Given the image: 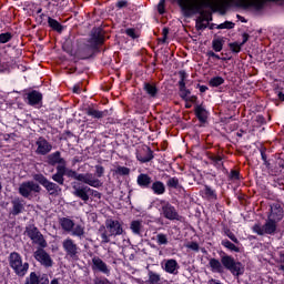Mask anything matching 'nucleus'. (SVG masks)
<instances>
[{
  "label": "nucleus",
  "instance_id": "09e8293b",
  "mask_svg": "<svg viewBox=\"0 0 284 284\" xmlns=\"http://www.w3.org/2000/svg\"><path fill=\"white\" fill-rule=\"evenodd\" d=\"M229 48L233 54H239V52H241L243 45L239 42H230Z\"/></svg>",
  "mask_w": 284,
  "mask_h": 284
},
{
  "label": "nucleus",
  "instance_id": "cd10ccee",
  "mask_svg": "<svg viewBox=\"0 0 284 284\" xmlns=\"http://www.w3.org/2000/svg\"><path fill=\"white\" fill-rule=\"evenodd\" d=\"M150 190L153 194H155V196H163V194L166 192L165 183L160 180H155L152 182Z\"/></svg>",
  "mask_w": 284,
  "mask_h": 284
},
{
  "label": "nucleus",
  "instance_id": "de8ad7c7",
  "mask_svg": "<svg viewBox=\"0 0 284 284\" xmlns=\"http://www.w3.org/2000/svg\"><path fill=\"white\" fill-rule=\"evenodd\" d=\"M234 26H236L232 21H224L223 23L217 24L215 28L216 30H233Z\"/></svg>",
  "mask_w": 284,
  "mask_h": 284
},
{
  "label": "nucleus",
  "instance_id": "338daca9",
  "mask_svg": "<svg viewBox=\"0 0 284 284\" xmlns=\"http://www.w3.org/2000/svg\"><path fill=\"white\" fill-rule=\"evenodd\" d=\"M242 39L243 41L240 44L243 47L247 41H250V33L244 32L242 34Z\"/></svg>",
  "mask_w": 284,
  "mask_h": 284
},
{
  "label": "nucleus",
  "instance_id": "4468645a",
  "mask_svg": "<svg viewBox=\"0 0 284 284\" xmlns=\"http://www.w3.org/2000/svg\"><path fill=\"white\" fill-rule=\"evenodd\" d=\"M72 194L77 199H81L84 203L90 201V186L81 184L79 182H72Z\"/></svg>",
  "mask_w": 284,
  "mask_h": 284
},
{
  "label": "nucleus",
  "instance_id": "052dcab7",
  "mask_svg": "<svg viewBox=\"0 0 284 284\" xmlns=\"http://www.w3.org/2000/svg\"><path fill=\"white\" fill-rule=\"evenodd\" d=\"M158 12L159 14L165 13V0H160V2L158 3Z\"/></svg>",
  "mask_w": 284,
  "mask_h": 284
},
{
  "label": "nucleus",
  "instance_id": "72a5a7b5",
  "mask_svg": "<svg viewBox=\"0 0 284 284\" xmlns=\"http://www.w3.org/2000/svg\"><path fill=\"white\" fill-rule=\"evenodd\" d=\"M87 116H91V119H103L108 114V111H99L92 106L85 109Z\"/></svg>",
  "mask_w": 284,
  "mask_h": 284
},
{
  "label": "nucleus",
  "instance_id": "8fccbe9b",
  "mask_svg": "<svg viewBox=\"0 0 284 284\" xmlns=\"http://www.w3.org/2000/svg\"><path fill=\"white\" fill-rule=\"evenodd\" d=\"M156 243L158 245H168V243H170V241L168 240V235L164 233H159L156 235Z\"/></svg>",
  "mask_w": 284,
  "mask_h": 284
},
{
  "label": "nucleus",
  "instance_id": "6e6552de",
  "mask_svg": "<svg viewBox=\"0 0 284 284\" xmlns=\"http://www.w3.org/2000/svg\"><path fill=\"white\" fill-rule=\"evenodd\" d=\"M161 210L160 214L163 216V219H166L168 221H182L183 216L179 214V210H176V206L172 205V203L161 200Z\"/></svg>",
  "mask_w": 284,
  "mask_h": 284
},
{
  "label": "nucleus",
  "instance_id": "a19ab883",
  "mask_svg": "<svg viewBox=\"0 0 284 284\" xmlns=\"http://www.w3.org/2000/svg\"><path fill=\"white\" fill-rule=\"evenodd\" d=\"M178 88H179V97L180 99H182V101H185L192 94V90L187 89L186 84L178 85Z\"/></svg>",
  "mask_w": 284,
  "mask_h": 284
},
{
  "label": "nucleus",
  "instance_id": "c9c22d12",
  "mask_svg": "<svg viewBox=\"0 0 284 284\" xmlns=\"http://www.w3.org/2000/svg\"><path fill=\"white\" fill-rule=\"evenodd\" d=\"M222 247H225L229 250V252H235L236 254L241 253V247L239 246L240 244L232 243L230 240L224 239L221 242Z\"/></svg>",
  "mask_w": 284,
  "mask_h": 284
},
{
  "label": "nucleus",
  "instance_id": "aec40b11",
  "mask_svg": "<svg viewBox=\"0 0 284 284\" xmlns=\"http://www.w3.org/2000/svg\"><path fill=\"white\" fill-rule=\"evenodd\" d=\"M161 267L162 270H164V272H166V274H173L176 275L179 274V270H180V265L179 262L174 258H170V260H164V263H161Z\"/></svg>",
  "mask_w": 284,
  "mask_h": 284
},
{
  "label": "nucleus",
  "instance_id": "49530a36",
  "mask_svg": "<svg viewBox=\"0 0 284 284\" xmlns=\"http://www.w3.org/2000/svg\"><path fill=\"white\" fill-rule=\"evenodd\" d=\"M224 234L227 236V239H230V241H232V243H235V245H241V241H239V237H236V234H234L232 230L225 229Z\"/></svg>",
  "mask_w": 284,
  "mask_h": 284
},
{
  "label": "nucleus",
  "instance_id": "5fc2aeb1",
  "mask_svg": "<svg viewBox=\"0 0 284 284\" xmlns=\"http://www.w3.org/2000/svg\"><path fill=\"white\" fill-rule=\"evenodd\" d=\"M12 41V34L10 32L0 33V43H9Z\"/></svg>",
  "mask_w": 284,
  "mask_h": 284
},
{
  "label": "nucleus",
  "instance_id": "a878e982",
  "mask_svg": "<svg viewBox=\"0 0 284 284\" xmlns=\"http://www.w3.org/2000/svg\"><path fill=\"white\" fill-rule=\"evenodd\" d=\"M206 159L210 161V165H213L215 170H219V168H223V155L214 154L210 151L205 153Z\"/></svg>",
  "mask_w": 284,
  "mask_h": 284
},
{
  "label": "nucleus",
  "instance_id": "bb28decb",
  "mask_svg": "<svg viewBox=\"0 0 284 284\" xmlns=\"http://www.w3.org/2000/svg\"><path fill=\"white\" fill-rule=\"evenodd\" d=\"M283 216H284V211L281 207V204L275 203L271 206V213L268 215V219H272L273 221H277V223L280 221H283Z\"/></svg>",
  "mask_w": 284,
  "mask_h": 284
},
{
  "label": "nucleus",
  "instance_id": "603ef678",
  "mask_svg": "<svg viewBox=\"0 0 284 284\" xmlns=\"http://www.w3.org/2000/svg\"><path fill=\"white\" fill-rule=\"evenodd\" d=\"M229 181H241V172L232 169L229 174Z\"/></svg>",
  "mask_w": 284,
  "mask_h": 284
},
{
  "label": "nucleus",
  "instance_id": "774afa93",
  "mask_svg": "<svg viewBox=\"0 0 284 284\" xmlns=\"http://www.w3.org/2000/svg\"><path fill=\"white\" fill-rule=\"evenodd\" d=\"M207 284H223V283H221V282H220L219 280H216V278H211V280H209Z\"/></svg>",
  "mask_w": 284,
  "mask_h": 284
},
{
  "label": "nucleus",
  "instance_id": "4d7b16f0",
  "mask_svg": "<svg viewBox=\"0 0 284 284\" xmlns=\"http://www.w3.org/2000/svg\"><path fill=\"white\" fill-rule=\"evenodd\" d=\"M186 247H187V250H192V252H200V250H201V246L199 245V243L194 242V241L187 243Z\"/></svg>",
  "mask_w": 284,
  "mask_h": 284
},
{
  "label": "nucleus",
  "instance_id": "f03ea898",
  "mask_svg": "<svg viewBox=\"0 0 284 284\" xmlns=\"http://www.w3.org/2000/svg\"><path fill=\"white\" fill-rule=\"evenodd\" d=\"M176 3L185 19L200 14V19L210 23L213 20L212 12L205 11L207 8H212V0H173Z\"/></svg>",
  "mask_w": 284,
  "mask_h": 284
},
{
  "label": "nucleus",
  "instance_id": "412c9836",
  "mask_svg": "<svg viewBox=\"0 0 284 284\" xmlns=\"http://www.w3.org/2000/svg\"><path fill=\"white\" fill-rule=\"evenodd\" d=\"M92 270L101 272V274H105V276H110V266L99 256L92 258Z\"/></svg>",
  "mask_w": 284,
  "mask_h": 284
},
{
  "label": "nucleus",
  "instance_id": "bf43d9fd",
  "mask_svg": "<svg viewBox=\"0 0 284 284\" xmlns=\"http://www.w3.org/2000/svg\"><path fill=\"white\" fill-rule=\"evenodd\" d=\"M103 174H105V168H103V165H95V176L98 179H101L103 176Z\"/></svg>",
  "mask_w": 284,
  "mask_h": 284
},
{
  "label": "nucleus",
  "instance_id": "7c9ffc66",
  "mask_svg": "<svg viewBox=\"0 0 284 284\" xmlns=\"http://www.w3.org/2000/svg\"><path fill=\"white\" fill-rule=\"evenodd\" d=\"M130 230L134 236H143V221L133 220L130 223Z\"/></svg>",
  "mask_w": 284,
  "mask_h": 284
},
{
  "label": "nucleus",
  "instance_id": "6ab92c4d",
  "mask_svg": "<svg viewBox=\"0 0 284 284\" xmlns=\"http://www.w3.org/2000/svg\"><path fill=\"white\" fill-rule=\"evenodd\" d=\"M36 145L38 146L36 152L41 156H45V154H50V152H52V144H50L45 138H39Z\"/></svg>",
  "mask_w": 284,
  "mask_h": 284
},
{
  "label": "nucleus",
  "instance_id": "58836bf2",
  "mask_svg": "<svg viewBox=\"0 0 284 284\" xmlns=\"http://www.w3.org/2000/svg\"><path fill=\"white\" fill-rule=\"evenodd\" d=\"M166 187H169V190H181V187H183L181 185V183L179 182V178L176 176H169L168 181H166Z\"/></svg>",
  "mask_w": 284,
  "mask_h": 284
},
{
  "label": "nucleus",
  "instance_id": "9d476101",
  "mask_svg": "<svg viewBox=\"0 0 284 284\" xmlns=\"http://www.w3.org/2000/svg\"><path fill=\"white\" fill-rule=\"evenodd\" d=\"M87 43L91 44L93 50L101 52V45L105 43V31L101 27L93 28Z\"/></svg>",
  "mask_w": 284,
  "mask_h": 284
},
{
  "label": "nucleus",
  "instance_id": "4be33fe9",
  "mask_svg": "<svg viewBox=\"0 0 284 284\" xmlns=\"http://www.w3.org/2000/svg\"><path fill=\"white\" fill-rule=\"evenodd\" d=\"M24 284H50V278H48L47 274L39 276L37 272H31L30 275L26 277Z\"/></svg>",
  "mask_w": 284,
  "mask_h": 284
},
{
  "label": "nucleus",
  "instance_id": "423d86ee",
  "mask_svg": "<svg viewBox=\"0 0 284 284\" xmlns=\"http://www.w3.org/2000/svg\"><path fill=\"white\" fill-rule=\"evenodd\" d=\"M33 181H36L38 185H42L49 196H59V194H61V184L50 181L43 173L33 174Z\"/></svg>",
  "mask_w": 284,
  "mask_h": 284
},
{
  "label": "nucleus",
  "instance_id": "864d4df0",
  "mask_svg": "<svg viewBox=\"0 0 284 284\" xmlns=\"http://www.w3.org/2000/svg\"><path fill=\"white\" fill-rule=\"evenodd\" d=\"M207 27H209V23H204V21L202 19L197 18L195 20V29L197 31L206 30Z\"/></svg>",
  "mask_w": 284,
  "mask_h": 284
},
{
  "label": "nucleus",
  "instance_id": "f257e3e1",
  "mask_svg": "<svg viewBox=\"0 0 284 284\" xmlns=\"http://www.w3.org/2000/svg\"><path fill=\"white\" fill-rule=\"evenodd\" d=\"M55 173L52 174L51 179L58 185H65V176L68 179H74L75 181H80L81 183H85V185H90V187H103V182L101 180L94 178L92 173H79L72 169H68V165H57Z\"/></svg>",
  "mask_w": 284,
  "mask_h": 284
},
{
  "label": "nucleus",
  "instance_id": "a211bd4d",
  "mask_svg": "<svg viewBox=\"0 0 284 284\" xmlns=\"http://www.w3.org/2000/svg\"><path fill=\"white\" fill-rule=\"evenodd\" d=\"M135 156L140 163H150L154 159V151L150 146L144 145L136 151Z\"/></svg>",
  "mask_w": 284,
  "mask_h": 284
},
{
  "label": "nucleus",
  "instance_id": "ddd939ff",
  "mask_svg": "<svg viewBox=\"0 0 284 284\" xmlns=\"http://www.w3.org/2000/svg\"><path fill=\"white\" fill-rule=\"evenodd\" d=\"M95 54H99V51H95L92 48V44L79 43L78 49L75 50V57L80 58L82 61L94 58Z\"/></svg>",
  "mask_w": 284,
  "mask_h": 284
},
{
  "label": "nucleus",
  "instance_id": "69168bd1",
  "mask_svg": "<svg viewBox=\"0 0 284 284\" xmlns=\"http://www.w3.org/2000/svg\"><path fill=\"white\" fill-rule=\"evenodd\" d=\"M89 194L90 196H93V199H101V192L93 190L91 187H90Z\"/></svg>",
  "mask_w": 284,
  "mask_h": 284
},
{
  "label": "nucleus",
  "instance_id": "0e129e2a",
  "mask_svg": "<svg viewBox=\"0 0 284 284\" xmlns=\"http://www.w3.org/2000/svg\"><path fill=\"white\" fill-rule=\"evenodd\" d=\"M255 121L256 123H258V125H265L267 123L265 116H263L262 114L256 115Z\"/></svg>",
  "mask_w": 284,
  "mask_h": 284
},
{
  "label": "nucleus",
  "instance_id": "2f4dec72",
  "mask_svg": "<svg viewBox=\"0 0 284 284\" xmlns=\"http://www.w3.org/2000/svg\"><path fill=\"white\" fill-rule=\"evenodd\" d=\"M276 223H278L275 220H272V217H267L264 226V234H270L271 236L276 234V230H277V225Z\"/></svg>",
  "mask_w": 284,
  "mask_h": 284
},
{
  "label": "nucleus",
  "instance_id": "7ed1b4c3",
  "mask_svg": "<svg viewBox=\"0 0 284 284\" xmlns=\"http://www.w3.org/2000/svg\"><path fill=\"white\" fill-rule=\"evenodd\" d=\"M209 265L212 272H217L219 274L223 272V267L231 272L233 276H243V274H245V266L243 263L236 261L232 255H224L221 257V261L212 257L209 261Z\"/></svg>",
  "mask_w": 284,
  "mask_h": 284
},
{
  "label": "nucleus",
  "instance_id": "79ce46f5",
  "mask_svg": "<svg viewBox=\"0 0 284 284\" xmlns=\"http://www.w3.org/2000/svg\"><path fill=\"white\" fill-rule=\"evenodd\" d=\"M223 45H225V40H223V38H215L212 40V49L214 52H221L223 50Z\"/></svg>",
  "mask_w": 284,
  "mask_h": 284
},
{
  "label": "nucleus",
  "instance_id": "c756f323",
  "mask_svg": "<svg viewBox=\"0 0 284 284\" xmlns=\"http://www.w3.org/2000/svg\"><path fill=\"white\" fill-rule=\"evenodd\" d=\"M11 203H12V209L10 211L11 216H19V214H23L26 206L23 205V202H21V200L16 199V200H12Z\"/></svg>",
  "mask_w": 284,
  "mask_h": 284
},
{
  "label": "nucleus",
  "instance_id": "9b49d317",
  "mask_svg": "<svg viewBox=\"0 0 284 284\" xmlns=\"http://www.w3.org/2000/svg\"><path fill=\"white\" fill-rule=\"evenodd\" d=\"M62 250L65 252V258H69L70 261H79L81 248L74 243V240L70 237L63 240Z\"/></svg>",
  "mask_w": 284,
  "mask_h": 284
},
{
  "label": "nucleus",
  "instance_id": "e2e57ef3",
  "mask_svg": "<svg viewBox=\"0 0 284 284\" xmlns=\"http://www.w3.org/2000/svg\"><path fill=\"white\" fill-rule=\"evenodd\" d=\"M115 8H118L119 10L128 8V0H118V2L115 3Z\"/></svg>",
  "mask_w": 284,
  "mask_h": 284
},
{
  "label": "nucleus",
  "instance_id": "f8f14e48",
  "mask_svg": "<svg viewBox=\"0 0 284 284\" xmlns=\"http://www.w3.org/2000/svg\"><path fill=\"white\" fill-rule=\"evenodd\" d=\"M18 192L20 196H23V199H30L32 192L36 194L41 193V185H39V182L26 181L20 184Z\"/></svg>",
  "mask_w": 284,
  "mask_h": 284
},
{
  "label": "nucleus",
  "instance_id": "3c124183",
  "mask_svg": "<svg viewBox=\"0 0 284 284\" xmlns=\"http://www.w3.org/2000/svg\"><path fill=\"white\" fill-rule=\"evenodd\" d=\"M179 77L180 80L178 82V85H186V81H187V72L185 70H181L179 71Z\"/></svg>",
  "mask_w": 284,
  "mask_h": 284
},
{
  "label": "nucleus",
  "instance_id": "37998d69",
  "mask_svg": "<svg viewBox=\"0 0 284 284\" xmlns=\"http://www.w3.org/2000/svg\"><path fill=\"white\" fill-rule=\"evenodd\" d=\"M71 232L72 236H78V239H83L85 235V229L81 224L73 226Z\"/></svg>",
  "mask_w": 284,
  "mask_h": 284
},
{
  "label": "nucleus",
  "instance_id": "4c0bfd02",
  "mask_svg": "<svg viewBox=\"0 0 284 284\" xmlns=\"http://www.w3.org/2000/svg\"><path fill=\"white\" fill-rule=\"evenodd\" d=\"M149 280L146 283L149 284H162L163 278H161V274L154 272V271H149L148 272Z\"/></svg>",
  "mask_w": 284,
  "mask_h": 284
},
{
  "label": "nucleus",
  "instance_id": "e433bc0d",
  "mask_svg": "<svg viewBox=\"0 0 284 284\" xmlns=\"http://www.w3.org/2000/svg\"><path fill=\"white\" fill-rule=\"evenodd\" d=\"M59 223L64 232H72L74 230V221L69 217L60 219Z\"/></svg>",
  "mask_w": 284,
  "mask_h": 284
},
{
  "label": "nucleus",
  "instance_id": "393cba45",
  "mask_svg": "<svg viewBox=\"0 0 284 284\" xmlns=\"http://www.w3.org/2000/svg\"><path fill=\"white\" fill-rule=\"evenodd\" d=\"M152 176H150L148 173H141L138 175L136 184L142 190H150L152 187Z\"/></svg>",
  "mask_w": 284,
  "mask_h": 284
},
{
  "label": "nucleus",
  "instance_id": "a18cd8bd",
  "mask_svg": "<svg viewBox=\"0 0 284 284\" xmlns=\"http://www.w3.org/2000/svg\"><path fill=\"white\" fill-rule=\"evenodd\" d=\"M114 174H115L116 176H130V168L119 165V166L114 170Z\"/></svg>",
  "mask_w": 284,
  "mask_h": 284
},
{
  "label": "nucleus",
  "instance_id": "0eeeda50",
  "mask_svg": "<svg viewBox=\"0 0 284 284\" xmlns=\"http://www.w3.org/2000/svg\"><path fill=\"white\" fill-rule=\"evenodd\" d=\"M284 0H237L235 2L236 8L242 10H254L255 12H263L267 3H276Z\"/></svg>",
  "mask_w": 284,
  "mask_h": 284
},
{
  "label": "nucleus",
  "instance_id": "f704fd0d",
  "mask_svg": "<svg viewBox=\"0 0 284 284\" xmlns=\"http://www.w3.org/2000/svg\"><path fill=\"white\" fill-rule=\"evenodd\" d=\"M48 26L53 30V32H58V34L63 32V24L50 16L48 17Z\"/></svg>",
  "mask_w": 284,
  "mask_h": 284
},
{
  "label": "nucleus",
  "instance_id": "1a4fd4ad",
  "mask_svg": "<svg viewBox=\"0 0 284 284\" xmlns=\"http://www.w3.org/2000/svg\"><path fill=\"white\" fill-rule=\"evenodd\" d=\"M24 234L32 241L33 245H39L42 248L48 247V241H45L43 233L34 224L28 225Z\"/></svg>",
  "mask_w": 284,
  "mask_h": 284
},
{
  "label": "nucleus",
  "instance_id": "13d9d810",
  "mask_svg": "<svg viewBox=\"0 0 284 284\" xmlns=\"http://www.w3.org/2000/svg\"><path fill=\"white\" fill-rule=\"evenodd\" d=\"M253 232H254L255 234H258V236H263V235L265 234V229H264V226H262V225H260V224H255V225L253 226Z\"/></svg>",
  "mask_w": 284,
  "mask_h": 284
},
{
  "label": "nucleus",
  "instance_id": "ea45409f",
  "mask_svg": "<svg viewBox=\"0 0 284 284\" xmlns=\"http://www.w3.org/2000/svg\"><path fill=\"white\" fill-rule=\"evenodd\" d=\"M203 194L206 199H212L213 201H216V199H219V195L216 194V190L212 189V186L207 184L204 185Z\"/></svg>",
  "mask_w": 284,
  "mask_h": 284
},
{
  "label": "nucleus",
  "instance_id": "f3484780",
  "mask_svg": "<svg viewBox=\"0 0 284 284\" xmlns=\"http://www.w3.org/2000/svg\"><path fill=\"white\" fill-rule=\"evenodd\" d=\"M258 150L266 170H274V154H272V151L265 146H261Z\"/></svg>",
  "mask_w": 284,
  "mask_h": 284
},
{
  "label": "nucleus",
  "instance_id": "2eb2a0df",
  "mask_svg": "<svg viewBox=\"0 0 284 284\" xmlns=\"http://www.w3.org/2000/svg\"><path fill=\"white\" fill-rule=\"evenodd\" d=\"M33 256L38 263L43 265V267H52L54 265V262L52 261V257L50 254L45 251L43 247H39L34 253Z\"/></svg>",
  "mask_w": 284,
  "mask_h": 284
},
{
  "label": "nucleus",
  "instance_id": "6e6d98bb",
  "mask_svg": "<svg viewBox=\"0 0 284 284\" xmlns=\"http://www.w3.org/2000/svg\"><path fill=\"white\" fill-rule=\"evenodd\" d=\"M125 36L130 37L131 39H139V34H136V29L134 28L125 29Z\"/></svg>",
  "mask_w": 284,
  "mask_h": 284
},
{
  "label": "nucleus",
  "instance_id": "680f3d73",
  "mask_svg": "<svg viewBox=\"0 0 284 284\" xmlns=\"http://www.w3.org/2000/svg\"><path fill=\"white\" fill-rule=\"evenodd\" d=\"M185 103H194V105H199V97L196 95H190L186 100Z\"/></svg>",
  "mask_w": 284,
  "mask_h": 284
},
{
  "label": "nucleus",
  "instance_id": "20e7f679",
  "mask_svg": "<svg viewBox=\"0 0 284 284\" xmlns=\"http://www.w3.org/2000/svg\"><path fill=\"white\" fill-rule=\"evenodd\" d=\"M100 237L102 245L110 243L111 236H121L123 234V224L118 220L109 219L105 221V226L100 227Z\"/></svg>",
  "mask_w": 284,
  "mask_h": 284
},
{
  "label": "nucleus",
  "instance_id": "c03bdc74",
  "mask_svg": "<svg viewBox=\"0 0 284 284\" xmlns=\"http://www.w3.org/2000/svg\"><path fill=\"white\" fill-rule=\"evenodd\" d=\"M223 83H225V79H223V77L220 75L213 77L209 81L210 88H219L220 85H223Z\"/></svg>",
  "mask_w": 284,
  "mask_h": 284
},
{
  "label": "nucleus",
  "instance_id": "dca6fc26",
  "mask_svg": "<svg viewBox=\"0 0 284 284\" xmlns=\"http://www.w3.org/2000/svg\"><path fill=\"white\" fill-rule=\"evenodd\" d=\"M24 101L32 108L43 105V93L37 90H31L24 94Z\"/></svg>",
  "mask_w": 284,
  "mask_h": 284
},
{
  "label": "nucleus",
  "instance_id": "473e14b6",
  "mask_svg": "<svg viewBox=\"0 0 284 284\" xmlns=\"http://www.w3.org/2000/svg\"><path fill=\"white\" fill-rule=\"evenodd\" d=\"M63 52H67L70 57H77V51H74V41L72 39L64 40L62 44Z\"/></svg>",
  "mask_w": 284,
  "mask_h": 284
},
{
  "label": "nucleus",
  "instance_id": "b1692460",
  "mask_svg": "<svg viewBox=\"0 0 284 284\" xmlns=\"http://www.w3.org/2000/svg\"><path fill=\"white\" fill-rule=\"evenodd\" d=\"M47 163L52 168H54V165H68V162L65 161V159L61 156L60 151H55L49 154L47 158Z\"/></svg>",
  "mask_w": 284,
  "mask_h": 284
},
{
  "label": "nucleus",
  "instance_id": "c85d7f7f",
  "mask_svg": "<svg viewBox=\"0 0 284 284\" xmlns=\"http://www.w3.org/2000/svg\"><path fill=\"white\" fill-rule=\"evenodd\" d=\"M143 90L151 99H156V97H159V88L154 82H144Z\"/></svg>",
  "mask_w": 284,
  "mask_h": 284
},
{
  "label": "nucleus",
  "instance_id": "39448f33",
  "mask_svg": "<svg viewBox=\"0 0 284 284\" xmlns=\"http://www.w3.org/2000/svg\"><path fill=\"white\" fill-rule=\"evenodd\" d=\"M8 261L9 267L13 270L16 276H19V278H23V276L28 274V270H30V263H23V257L19 252H11L8 256Z\"/></svg>",
  "mask_w": 284,
  "mask_h": 284
},
{
  "label": "nucleus",
  "instance_id": "5701e85b",
  "mask_svg": "<svg viewBox=\"0 0 284 284\" xmlns=\"http://www.w3.org/2000/svg\"><path fill=\"white\" fill-rule=\"evenodd\" d=\"M194 114L201 123H207V118L210 116V112L205 108V104L203 102L201 104L194 105Z\"/></svg>",
  "mask_w": 284,
  "mask_h": 284
}]
</instances>
